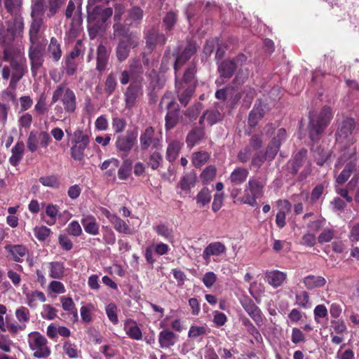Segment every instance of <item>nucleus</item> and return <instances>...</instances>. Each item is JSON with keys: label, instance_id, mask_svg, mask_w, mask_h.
<instances>
[{"label": "nucleus", "instance_id": "nucleus-1", "mask_svg": "<svg viewBox=\"0 0 359 359\" xmlns=\"http://www.w3.org/2000/svg\"><path fill=\"white\" fill-rule=\"evenodd\" d=\"M3 60L10 63L2 68L1 75L4 80L11 77L10 86L15 88L27 71V60L24 48L20 46H7L3 50Z\"/></svg>", "mask_w": 359, "mask_h": 359}, {"label": "nucleus", "instance_id": "nucleus-2", "mask_svg": "<svg viewBox=\"0 0 359 359\" xmlns=\"http://www.w3.org/2000/svg\"><path fill=\"white\" fill-rule=\"evenodd\" d=\"M88 31L91 39L99 34H103L107 28V22L111 17L113 10L111 8H104L97 6L93 8L88 6Z\"/></svg>", "mask_w": 359, "mask_h": 359}, {"label": "nucleus", "instance_id": "nucleus-3", "mask_svg": "<svg viewBox=\"0 0 359 359\" xmlns=\"http://www.w3.org/2000/svg\"><path fill=\"white\" fill-rule=\"evenodd\" d=\"M332 117V110L328 107H324L318 116L310 113L309 131L312 142H315L319 140L320 134L328 126Z\"/></svg>", "mask_w": 359, "mask_h": 359}, {"label": "nucleus", "instance_id": "nucleus-4", "mask_svg": "<svg viewBox=\"0 0 359 359\" xmlns=\"http://www.w3.org/2000/svg\"><path fill=\"white\" fill-rule=\"evenodd\" d=\"M90 142V133L81 129L76 130L72 135L70 154L76 161L84 159L85 151L89 147Z\"/></svg>", "mask_w": 359, "mask_h": 359}, {"label": "nucleus", "instance_id": "nucleus-5", "mask_svg": "<svg viewBox=\"0 0 359 359\" xmlns=\"http://www.w3.org/2000/svg\"><path fill=\"white\" fill-rule=\"evenodd\" d=\"M60 102L64 110L67 113H73L76 108V97L74 92L67 87L65 83L59 84L53 93L52 103Z\"/></svg>", "mask_w": 359, "mask_h": 359}, {"label": "nucleus", "instance_id": "nucleus-6", "mask_svg": "<svg viewBox=\"0 0 359 359\" xmlns=\"http://www.w3.org/2000/svg\"><path fill=\"white\" fill-rule=\"evenodd\" d=\"M247 61V57L243 53L238 54L233 59H228L222 61L218 65V72L219 77L215 81L217 86H220L225 83V79H229L232 77L238 67L245 65Z\"/></svg>", "mask_w": 359, "mask_h": 359}, {"label": "nucleus", "instance_id": "nucleus-7", "mask_svg": "<svg viewBox=\"0 0 359 359\" xmlns=\"http://www.w3.org/2000/svg\"><path fill=\"white\" fill-rule=\"evenodd\" d=\"M27 341L33 355L36 358H46L50 355L47 339L39 332H32L27 335Z\"/></svg>", "mask_w": 359, "mask_h": 359}, {"label": "nucleus", "instance_id": "nucleus-8", "mask_svg": "<svg viewBox=\"0 0 359 359\" xmlns=\"http://www.w3.org/2000/svg\"><path fill=\"white\" fill-rule=\"evenodd\" d=\"M264 182L258 178H250L245 185V194L241 201L252 207L257 205V198H261L264 194Z\"/></svg>", "mask_w": 359, "mask_h": 359}, {"label": "nucleus", "instance_id": "nucleus-9", "mask_svg": "<svg viewBox=\"0 0 359 359\" xmlns=\"http://www.w3.org/2000/svg\"><path fill=\"white\" fill-rule=\"evenodd\" d=\"M28 56L31 64V70L33 76H36L38 69L44 62L43 47L39 42H29Z\"/></svg>", "mask_w": 359, "mask_h": 359}, {"label": "nucleus", "instance_id": "nucleus-10", "mask_svg": "<svg viewBox=\"0 0 359 359\" xmlns=\"http://www.w3.org/2000/svg\"><path fill=\"white\" fill-rule=\"evenodd\" d=\"M139 38L133 33H130L125 38H122L116 48V57L120 62H123L129 55L132 48L138 45Z\"/></svg>", "mask_w": 359, "mask_h": 359}, {"label": "nucleus", "instance_id": "nucleus-11", "mask_svg": "<svg viewBox=\"0 0 359 359\" xmlns=\"http://www.w3.org/2000/svg\"><path fill=\"white\" fill-rule=\"evenodd\" d=\"M140 147L142 150L159 149L161 147V140L155 133L152 127H147L140 137Z\"/></svg>", "mask_w": 359, "mask_h": 359}, {"label": "nucleus", "instance_id": "nucleus-12", "mask_svg": "<svg viewBox=\"0 0 359 359\" xmlns=\"http://www.w3.org/2000/svg\"><path fill=\"white\" fill-rule=\"evenodd\" d=\"M161 105H165L168 111L165 116V128L166 130H170L173 128L177 123L180 112L178 109H172L175 106L173 100L169 99V97L165 95L161 102Z\"/></svg>", "mask_w": 359, "mask_h": 359}, {"label": "nucleus", "instance_id": "nucleus-13", "mask_svg": "<svg viewBox=\"0 0 359 359\" xmlns=\"http://www.w3.org/2000/svg\"><path fill=\"white\" fill-rule=\"evenodd\" d=\"M286 139V130L284 128H279L276 131V136H273L266 149V158L272 161L276 156L280 144Z\"/></svg>", "mask_w": 359, "mask_h": 359}, {"label": "nucleus", "instance_id": "nucleus-14", "mask_svg": "<svg viewBox=\"0 0 359 359\" xmlns=\"http://www.w3.org/2000/svg\"><path fill=\"white\" fill-rule=\"evenodd\" d=\"M241 305L250 318L258 327L264 324V316L260 309L249 298H243L241 301Z\"/></svg>", "mask_w": 359, "mask_h": 359}, {"label": "nucleus", "instance_id": "nucleus-15", "mask_svg": "<svg viewBox=\"0 0 359 359\" xmlns=\"http://www.w3.org/2000/svg\"><path fill=\"white\" fill-rule=\"evenodd\" d=\"M197 46L196 43L194 41H189L183 51L180 54L178 53L175 55L174 69L175 74H177V71L186 63V62L189 60L194 54H195Z\"/></svg>", "mask_w": 359, "mask_h": 359}, {"label": "nucleus", "instance_id": "nucleus-16", "mask_svg": "<svg viewBox=\"0 0 359 359\" xmlns=\"http://www.w3.org/2000/svg\"><path fill=\"white\" fill-rule=\"evenodd\" d=\"M226 248L224 243L219 241L212 242L208 244L203 252V258L208 263L210 260V257H220L225 255Z\"/></svg>", "mask_w": 359, "mask_h": 359}, {"label": "nucleus", "instance_id": "nucleus-17", "mask_svg": "<svg viewBox=\"0 0 359 359\" xmlns=\"http://www.w3.org/2000/svg\"><path fill=\"white\" fill-rule=\"evenodd\" d=\"M355 122L352 118L344 120L337 133V142L343 143L345 140L347 142L352 141V132L354 128Z\"/></svg>", "mask_w": 359, "mask_h": 359}, {"label": "nucleus", "instance_id": "nucleus-18", "mask_svg": "<svg viewBox=\"0 0 359 359\" xmlns=\"http://www.w3.org/2000/svg\"><path fill=\"white\" fill-rule=\"evenodd\" d=\"M142 95L141 84L132 81L124 93L126 107L132 108L136 102L137 97Z\"/></svg>", "mask_w": 359, "mask_h": 359}, {"label": "nucleus", "instance_id": "nucleus-19", "mask_svg": "<svg viewBox=\"0 0 359 359\" xmlns=\"http://www.w3.org/2000/svg\"><path fill=\"white\" fill-rule=\"evenodd\" d=\"M175 88L180 102L184 107L187 106L195 91L194 85L184 86L183 83L180 82L176 77Z\"/></svg>", "mask_w": 359, "mask_h": 359}, {"label": "nucleus", "instance_id": "nucleus-20", "mask_svg": "<svg viewBox=\"0 0 359 359\" xmlns=\"http://www.w3.org/2000/svg\"><path fill=\"white\" fill-rule=\"evenodd\" d=\"M81 223L84 231L90 235L97 236L100 232V224L96 218L91 214H83Z\"/></svg>", "mask_w": 359, "mask_h": 359}, {"label": "nucleus", "instance_id": "nucleus-21", "mask_svg": "<svg viewBox=\"0 0 359 359\" xmlns=\"http://www.w3.org/2000/svg\"><path fill=\"white\" fill-rule=\"evenodd\" d=\"M137 134L133 131H127L123 135H119L116 141L117 149L123 151H129L133 147Z\"/></svg>", "mask_w": 359, "mask_h": 359}, {"label": "nucleus", "instance_id": "nucleus-22", "mask_svg": "<svg viewBox=\"0 0 359 359\" xmlns=\"http://www.w3.org/2000/svg\"><path fill=\"white\" fill-rule=\"evenodd\" d=\"M178 340V336L169 329H164L158 334V343L162 348L173 346Z\"/></svg>", "mask_w": 359, "mask_h": 359}, {"label": "nucleus", "instance_id": "nucleus-23", "mask_svg": "<svg viewBox=\"0 0 359 359\" xmlns=\"http://www.w3.org/2000/svg\"><path fill=\"white\" fill-rule=\"evenodd\" d=\"M266 107L261 101H257L253 109L249 114L248 126L250 128L255 127L258 122L264 117Z\"/></svg>", "mask_w": 359, "mask_h": 359}, {"label": "nucleus", "instance_id": "nucleus-24", "mask_svg": "<svg viewBox=\"0 0 359 359\" xmlns=\"http://www.w3.org/2000/svg\"><path fill=\"white\" fill-rule=\"evenodd\" d=\"M5 249L17 262H22L29 254L28 249L23 245H7Z\"/></svg>", "mask_w": 359, "mask_h": 359}, {"label": "nucleus", "instance_id": "nucleus-25", "mask_svg": "<svg viewBox=\"0 0 359 359\" xmlns=\"http://www.w3.org/2000/svg\"><path fill=\"white\" fill-rule=\"evenodd\" d=\"M167 39L163 34H161L156 29H151L146 35L147 46L154 49L157 45L163 46L165 43Z\"/></svg>", "mask_w": 359, "mask_h": 359}, {"label": "nucleus", "instance_id": "nucleus-26", "mask_svg": "<svg viewBox=\"0 0 359 359\" xmlns=\"http://www.w3.org/2000/svg\"><path fill=\"white\" fill-rule=\"evenodd\" d=\"M196 177L194 173L190 172L183 175L177 184V187L182 190L180 195L186 196L190 192L191 188L196 184Z\"/></svg>", "mask_w": 359, "mask_h": 359}, {"label": "nucleus", "instance_id": "nucleus-27", "mask_svg": "<svg viewBox=\"0 0 359 359\" xmlns=\"http://www.w3.org/2000/svg\"><path fill=\"white\" fill-rule=\"evenodd\" d=\"M23 294L26 297V303L30 308H36L38 306L37 301L45 302L46 301V295L43 292L39 290H23Z\"/></svg>", "mask_w": 359, "mask_h": 359}, {"label": "nucleus", "instance_id": "nucleus-28", "mask_svg": "<svg viewBox=\"0 0 359 359\" xmlns=\"http://www.w3.org/2000/svg\"><path fill=\"white\" fill-rule=\"evenodd\" d=\"M123 329L126 334L130 339L137 341L142 339V332L135 321L131 319L126 320L124 323Z\"/></svg>", "mask_w": 359, "mask_h": 359}, {"label": "nucleus", "instance_id": "nucleus-29", "mask_svg": "<svg viewBox=\"0 0 359 359\" xmlns=\"http://www.w3.org/2000/svg\"><path fill=\"white\" fill-rule=\"evenodd\" d=\"M47 54L48 57L55 62H57L62 57V51L61 49V44L55 37L50 38V43L47 48Z\"/></svg>", "mask_w": 359, "mask_h": 359}, {"label": "nucleus", "instance_id": "nucleus-30", "mask_svg": "<svg viewBox=\"0 0 359 359\" xmlns=\"http://www.w3.org/2000/svg\"><path fill=\"white\" fill-rule=\"evenodd\" d=\"M31 22L29 29V42L39 41L40 31L43 25V19L31 18Z\"/></svg>", "mask_w": 359, "mask_h": 359}, {"label": "nucleus", "instance_id": "nucleus-31", "mask_svg": "<svg viewBox=\"0 0 359 359\" xmlns=\"http://www.w3.org/2000/svg\"><path fill=\"white\" fill-rule=\"evenodd\" d=\"M60 301L63 310L72 316L71 319L73 322H76L79 320V316L76 305L72 299L69 297L62 296L60 298Z\"/></svg>", "mask_w": 359, "mask_h": 359}, {"label": "nucleus", "instance_id": "nucleus-32", "mask_svg": "<svg viewBox=\"0 0 359 359\" xmlns=\"http://www.w3.org/2000/svg\"><path fill=\"white\" fill-rule=\"evenodd\" d=\"M183 143L179 140H173L168 142L166 150V159L170 162H174L177 158Z\"/></svg>", "mask_w": 359, "mask_h": 359}, {"label": "nucleus", "instance_id": "nucleus-33", "mask_svg": "<svg viewBox=\"0 0 359 359\" xmlns=\"http://www.w3.org/2000/svg\"><path fill=\"white\" fill-rule=\"evenodd\" d=\"M286 278V274L280 271H271L266 273L268 283L274 288L280 286Z\"/></svg>", "mask_w": 359, "mask_h": 359}, {"label": "nucleus", "instance_id": "nucleus-34", "mask_svg": "<svg viewBox=\"0 0 359 359\" xmlns=\"http://www.w3.org/2000/svg\"><path fill=\"white\" fill-rule=\"evenodd\" d=\"M25 151V144L22 141H18L11 149L12 155L9 158L10 163L17 166L21 161Z\"/></svg>", "mask_w": 359, "mask_h": 359}, {"label": "nucleus", "instance_id": "nucleus-35", "mask_svg": "<svg viewBox=\"0 0 359 359\" xmlns=\"http://www.w3.org/2000/svg\"><path fill=\"white\" fill-rule=\"evenodd\" d=\"M210 330L206 324L203 325H192L190 326L188 332V337L191 339L202 340L205 335H207L210 332Z\"/></svg>", "mask_w": 359, "mask_h": 359}, {"label": "nucleus", "instance_id": "nucleus-36", "mask_svg": "<svg viewBox=\"0 0 359 359\" xmlns=\"http://www.w3.org/2000/svg\"><path fill=\"white\" fill-rule=\"evenodd\" d=\"M129 71L132 81H136V83L141 84L144 69L140 61L133 60L130 64Z\"/></svg>", "mask_w": 359, "mask_h": 359}, {"label": "nucleus", "instance_id": "nucleus-37", "mask_svg": "<svg viewBox=\"0 0 359 359\" xmlns=\"http://www.w3.org/2000/svg\"><path fill=\"white\" fill-rule=\"evenodd\" d=\"M204 137V130L201 128H195L191 130L186 138L187 147L191 148L198 144Z\"/></svg>", "mask_w": 359, "mask_h": 359}, {"label": "nucleus", "instance_id": "nucleus-38", "mask_svg": "<svg viewBox=\"0 0 359 359\" xmlns=\"http://www.w3.org/2000/svg\"><path fill=\"white\" fill-rule=\"evenodd\" d=\"M303 283L308 290L323 287L326 280L323 276L309 275L303 279Z\"/></svg>", "mask_w": 359, "mask_h": 359}, {"label": "nucleus", "instance_id": "nucleus-39", "mask_svg": "<svg viewBox=\"0 0 359 359\" xmlns=\"http://www.w3.org/2000/svg\"><path fill=\"white\" fill-rule=\"evenodd\" d=\"M245 65L238 67V72L232 81V88H238L243 85L249 77V69L244 67Z\"/></svg>", "mask_w": 359, "mask_h": 359}, {"label": "nucleus", "instance_id": "nucleus-40", "mask_svg": "<svg viewBox=\"0 0 359 359\" xmlns=\"http://www.w3.org/2000/svg\"><path fill=\"white\" fill-rule=\"evenodd\" d=\"M248 174L249 172L247 169L238 167L233 170L229 179L232 184L238 185L246 180Z\"/></svg>", "mask_w": 359, "mask_h": 359}, {"label": "nucleus", "instance_id": "nucleus-41", "mask_svg": "<svg viewBox=\"0 0 359 359\" xmlns=\"http://www.w3.org/2000/svg\"><path fill=\"white\" fill-rule=\"evenodd\" d=\"M156 233L164 238L169 242H172L174 240L173 229L171 226L165 224H161L153 227Z\"/></svg>", "mask_w": 359, "mask_h": 359}, {"label": "nucleus", "instance_id": "nucleus-42", "mask_svg": "<svg viewBox=\"0 0 359 359\" xmlns=\"http://www.w3.org/2000/svg\"><path fill=\"white\" fill-rule=\"evenodd\" d=\"M196 72V67L194 64H191L187 68L183 78L177 80L182 82L184 86L194 85L196 87L195 74Z\"/></svg>", "mask_w": 359, "mask_h": 359}, {"label": "nucleus", "instance_id": "nucleus-43", "mask_svg": "<svg viewBox=\"0 0 359 359\" xmlns=\"http://www.w3.org/2000/svg\"><path fill=\"white\" fill-rule=\"evenodd\" d=\"M45 13L44 0H32L31 18L43 19Z\"/></svg>", "mask_w": 359, "mask_h": 359}, {"label": "nucleus", "instance_id": "nucleus-44", "mask_svg": "<svg viewBox=\"0 0 359 359\" xmlns=\"http://www.w3.org/2000/svg\"><path fill=\"white\" fill-rule=\"evenodd\" d=\"M358 161L357 158H354L353 161H351L350 163H348L346 165L345 168L341 171V172L337 177V182L338 184H344L349 178L351 172L353 170H356V166H357L356 161Z\"/></svg>", "mask_w": 359, "mask_h": 359}, {"label": "nucleus", "instance_id": "nucleus-45", "mask_svg": "<svg viewBox=\"0 0 359 359\" xmlns=\"http://www.w3.org/2000/svg\"><path fill=\"white\" fill-rule=\"evenodd\" d=\"M108 53L104 46L100 45L97 48V69L100 72H102L106 69L108 62Z\"/></svg>", "mask_w": 359, "mask_h": 359}, {"label": "nucleus", "instance_id": "nucleus-46", "mask_svg": "<svg viewBox=\"0 0 359 359\" xmlns=\"http://www.w3.org/2000/svg\"><path fill=\"white\" fill-rule=\"evenodd\" d=\"M49 276L54 279H60L65 274L64 264L60 262H52L49 263Z\"/></svg>", "mask_w": 359, "mask_h": 359}, {"label": "nucleus", "instance_id": "nucleus-47", "mask_svg": "<svg viewBox=\"0 0 359 359\" xmlns=\"http://www.w3.org/2000/svg\"><path fill=\"white\" fill-rule=\"evenodd\" d=\"M210 158V154L205 151L194 152L192 154V163L195 168H201Z\"/></svg>", "mask_w": 359, "mask_h": 359}, {"label": "nucleus", "instance_id": "nucleus-48", "mask_svg": "<svg viewBox=\"0 0 359 359\" xmlns=\"http://www.w3.org/2000/svg\"><path fill=\"white\" fill-rule=\"evenodd\" d=\"M241 320L242 325L245 327L247 332L250 335H252L257 341H259L262 339L259 330L247 317L241 318Z\"/></svg>", "mask_w": 359, "mask_h": 359}, {"label": "nucleus", "instance_id": "nucleus-49", "mask_svg": "<svg viewBox=\"0 0 359 359\" xmlns=\"http://www.w3.org/2000/svg\"><path fill=\"white\" fill-rule=\"evenodd\" d=\"M16 345L13 341L11 339L9 335L0 334V350L5 353H11L13 348H15Z\"/></svg>", "mask_w": 359, "mask_h": 359}, {"label": "nucleus", "instance_id": "nucleus-50", "mask_svg": "<svg viewBox=\"0 0 359 359\" xmlns=\"http://www.w3.org/2000/svg\"><path fill=\"white\" fill-rule=\"evenodd\" d=\"M143 17V11L139 7L132 8L127 15L126 24L133 25V23H139Z\"/></svg>", "mask_w": 359, "mask_h": 359}, {"label": "nucleus", "instance_id": "nucleus-51", "mask_svg": "<svg viewBox=\"0 0 359 359\" xmlns=\"http://www.w3.org/2000/svg\"><path fill=\"white\" fill-rule=\"evenodd\" d=\"M110 223L113 225L116 231L119 233H123L125 234H130L131 233V230L129 226L117 215Z\"/></svg>", "mask_w": 359, "mask_h": 359}, {"label": "nucleus", "instance_id": "nucleus-52", "mask_svg": "<svg viewBox=\"0 0 359 359\" xmlns=\"http://www.w3.org/2000/svg\"><path fill=\"white\" fill-rule=\"evenodd\" d=\"M307 151L306 149H301L298 153L296 154L292 161V172L296 174L299 168L303 165V163L306 160Z\"/></svg>", "mask_w": 359, "mask_h": 359}, {"label": "nucleus", "instance_id": "nucleus-53", "mask_svg": "<svg viewBox=\"0 0 359 359\" xmlns=\"http://www.w3.org/2000/svg\"><path fill=\"white\" fill-rule=\"evenodd\" d=\"M132 163L130 160H126L118 170V177L121 180H127L130 175Z\"/></svg>", "mask_w": 359, "mask_h": 359}, {"label": "nucleus", "instance_id": "nucleus-54", "mask_svg": "<svg viewBox=\"0 0 359 359\" xmlns=\"http://www.w3.org/2000/svg\"><path fill=\"white\" fill-rule=\"evenodd\" d=\"M95 311V306L92 304L82 306L80 309L81 318L86 323H90L93 320L92 314Z\"/></svg>", "mask_w": 359, "mask_h": 359}, {"label": "nucleus", "instance_id": "nucleus-55", "mask_svg": "<svg viewBox=\"0 0 359 359\" xmlns=\"http://www.w3.org/2000/svg\"><path fill=\"white\" fill-rule=\"evenodd\" d=\"M130 25L126 24V20H125V23L121 24L120 21L115 22L113 25L114 34L117 36H122V38H125L127 35H129L130 33L128 32V27Z\"/></svg>", "mask_w": 359, "mask_h": 359}, {"label": "nucleus", "instance_id": "nucleus-56", "mask_svg": "<svg viewBox=\"0 0 359 359\" xmlns=\"http://www.w3.org/2000/svg\"><path fill=\"white\" fill-rule=\"evenodd\" d=\"M24 25L23 18L20 16L15 17L13 26L9 27L12 36L14 37L15 36L21 35L24 30Z\"/></svg>", "mask_w": 359, "mask_h": 359}, {"label": "nucleus", "instance_id": "nucleus-57", "mask_svg": "<svg viewBox=\"0 0 359 359\" xmlns=\"http://www.w3.org/2000/svg\"><path fill=\"white\" fill-rule=\"evenodd\" d=\"M197 204L204 206L208 204L211 200V193L208 188L202 189L197 194L196 198Z\"/></svg>", "mask_w": 359, "mask_h": 359}, {"label": "nucleus", "instance_id": "nucleus-58", "mask_svg": "<svg viewBox=\"0 0 359 359\" xmlns=\"http://www.w3.org/2000/svg\"><path fill=\"white\" fill-rule=\"evenodd\" d=\"M295 304L304 309L309 308L310 304L309 293L306 291H302L297 294L295 296Z\"/></svg>", "mask_w": 359, "mask_h": 359}, {"label": "nucleus", "instance_id": "nucleus-59", "mask_svg": "<svg viewBox=\"0 0 359 359\" xmlns=\"http://www.w3.org/2000/svg\"><path fill=\"white\" fill-rule=\"evenodd\" d=\"M162 163L163 156L159 152L154 151L150 155L148 165L152 170L158 169L162 165Z\"/></svg>", "mask_w": 359, "mask_h": 359}, {"label": "nucleus", "instance_id": "nucleus-60", "mask_svg": "<svg viewBox=\"0 0 359 359\" xmlns=\"http://www.w3.org/2000/svg\"><path fill=\"white\" fill-rule=\"evenodd\" d=\"M66 231L68 234L75 237H79L83 233L82 228L76 220H73L68 224Z\"/></svg>", "mask_w": 359, "mask_h": 359}, {"label": "nucleus", "instance_id": "nucleus-61", "mask_svg": "<svg viewBox=\"0 0 359 359\" xmlns=\"http://www.w3.org/2000/svg\"><path fill=\"white\" fill-rule=\"evenodd\" d=\"M41 317L43 319L52 320L57 317V310L50 304H43Z\"/></svg>", "mask_w": 359, "mask_h": 359}, {"label": "nucleus", "instance_id": "nucleus-62", "mask_svg": "<svg viewBox=\"0 0 359 359\" xmlns=\"http://www.w3.org/2000/svg\"><path fill=\"white\" fill-rule=\"evenodd\" d=\"M205 116L210 125H213L222 118V114L217 109L207 110Z\"/></svg>", "mask_w": 359, "mask_h": 359}, {"label": "nucleus", "instance_id": "nucleus-63", "mask_svg": "<svg viewBox=\"0 0 359 359\" xmlns=\"http://www.w3.org/2000/svg\"><path fill=\"white\" fill-rule=\"evenodd\" d=\"M15 317L20 323H27L29 320L30 313L27 308L20 306L15 311Z\"/></svg>", "mask_w": 359, "mask_h": 359}, {"label": "nucleus", "instance_id": "nucleus-64", "mask_svg": "<svg viewBox=\"0 0 359 359\" xmlns=\"http://www.w3.org/2000/svg\"><path fill=\"white\" fill-rule=\"evenodd\" d=\"M63 351L65 353L71 358H78L79 351L76 346L72 344L69 341H67L64 343Z\"/></svg>", "mask_w": 359, "mask_h": 359}]
</instances>
